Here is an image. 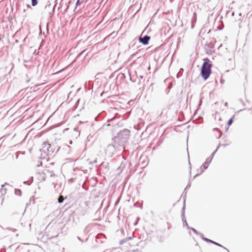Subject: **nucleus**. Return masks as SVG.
<instances>
[{"mask_svg":"<svg viewBox=\"0 0 252 252\" xmlns=\"http://www.w3.org/2000/svg\"><path fill=\"white\" fill-rule=\"evenodd\" d=\"M212 243H213L215 244L216 245H219V246H220V245H219V244H218V243H215V242H212Z\"/></svg>","mask_w":252,"mask_h":252,"instance_id":"1a4fd4ad","label":"nucleus"},{"mask_svg":"<svg viewBox=\"0 0 252 252\" xmlns=\"http://www.w3.org/2000/svg\"><path fill=\"white\" fill-rule=\"evenodd\" d=\"M32 6H35L37 4V0H32Z\"/></svg>","mask_w":252,"mask_h":252,"instance_id":"423d86ee","label":"nucleus"},{"mask_svg":"<svg viewBox=\"0 0 252 252\" xmlns=\"http://www.w3.org/2000/svg\"><path fill=\"white\" fill-rule=\"evenodd\" d=\"M63 200H64V198H63V196L61 195L58 199V202L59 203H62L63 201Z\"/></svg>","mask_w":252,"mask_h":252,"instance_id":"20e7f679","label":"nucleus"},{"mask_svg":"<svg viewBox=\"0 0 252 252\" xmlns=\"http://www.w3.org/2000/svg\"><path fill=\"white\" fill-rule=\"evenodd\" d=\"M214 131H217V132H218V133H219V134H218V137H220V136H221V131L219 130V129H218V128H214Z\"/></svg>","mask_w":252,"mask_h":252,"instance_id":"39448f33","label":"nucleus"},{"mask_svg":"<svg viewBox=\"0 0 252 252\" xmlns=\"http://www.w3.org/2000/svg\"><path fill=\"white\" fill-rule=\"evenodd\" d=\"M234 116H233V117H232V118H231V119H230L228 121V122H227V125H228V126H230L232 124V122H233V118H234Z\"/></svg>","mask_w":252,"mask_h":252,"instance_id":"7ed1b4c3","label":"nucleus"},{"mask_svg":"<svg viewBox=\"0 0 252 252\" xmlns=\"http://www.w3.org/2000/svg\"><path fill=\"white\" fill-rule=\"evenodd\" d=\"M204 60L205 61L202 64L201 74L202 78L206 80L211 73L212 64L209 62V61L208 59H205Z\"/></svg>","mask_w":252,"mask_h":252,"instance_id":"f257e3e1","label":"nucleus"},{"mask_svg":"<svg viewBox=\"0 0 252 252\" xmlns=\"http://www.w3.org/2000/svg\"><path fill=\"white\" fill-rule=\"evenodd\" d=\"M45 8H51V5L49 4L48 6H46Z\"/></svg>","mask_w":252,"mask_h":252,"instance_id":"6e6552de","label":"nucleus"},{"mask_svg":"<svg viewBox=\"0 0 252 252\" xmlns=\"http://www.w3.org/2000/svg\"><path fill=\"white\" fill-rule=\"evenodd\" d=\"M84 1L83 0H78L76 2V5H78L81 4V3H82Z\"/></svg>","mask_w":252,"mask_h":252,"instance_id":"0eeeda50","label":"nucleus"},{"mask_svg":"<svg viewBox=\"0 0 252 252\" xmlns=\"http://www.w3.org/2000/svg\"><path fill=\"white\" fill-rule=\"evenodd\" d=\"M150 39V37L148 35H146L143 38L140 37L139 38V41L140 42H142L143 44L146 45L148 43V42Z\"/></svg>","mask_w":252,"mask_h":252,"instance_id":"f03ea898","label":"nucleus"}]
</instances>
